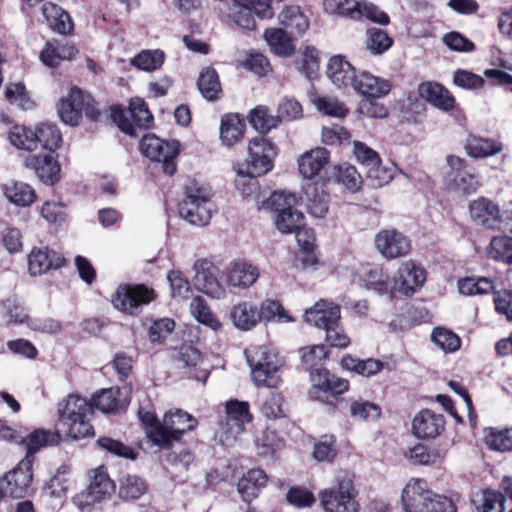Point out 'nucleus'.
Returning <instances> with one entry per match:
<instances>
[{"label": "nucleus", "instance_id": "obj_34", "mask_svg": "<svg viewBox=\"0 0 512 512\" xmlns=\"http://www.w3.org/2000/svg\"><path fill=\"white\" fill-rule=\"evenodd\" d=\"M359 281L362 287L378 294H386L393 291L390 289V277L381 267L365 270L360 275Z\"/></svg>", "mask_w": 512, "mask_h": 512}, {"label": "nucleus", "instance_id": "obj_5", "mask_svg": "<svg viewBox=\"0 0 512 512\" xmlns=\"http://www.w3.org/2000/svg\"><path fill=\"white\" fill-rule=\"evenodd\" d=\"M276 228L283 234L294 233L304 226V214L295 208L297 197L285 191L274 192L270 199Z\"/></svg>", "mask_w": 512, "mask_h": 512}, {"label": "nucleus", "instance_id": "obj_7", "mask_svg": "<svg viewBox=\"0 0 512 512\" xmlns=\"http://www.w3.org/2000/svg\"><path fill=\"white\" fill-rule=\"evenodd\" d=\"M142 154L151 161L161 163L162 170L167 175L176 172V157L179 153L177 141H164L154 134L145 135L140 142Z\"/></svg>", "mask_w": 512, "mask_h": 512}, {"label": "nucleus", "instance_id": "obj_58", "mask_svg": "<svg viewBox=\"0 0 512 512\" xmlns=\"http://www.w3.org/2000/svg\"><path fill=\"white\" fill-rule=\"evenodd\" d=\"M431 339L445 353L455 352L461 345V340L457 334L442 327L433 330Z\"/></svg>", "mask_w": 512, "mask_h": 512}, {"label": "nucleus", "instance_id": "obj_52", "mask_svg": "<svg viewBox=\"0 0 512 512\" xmlns=\"http://www.w3.org/2000/svg\"><path fill=\"white\" fill-rule=\"evenodd\" d=\"M234 6L233 21L243 29L253 30L255 28V20L252 16L253 0H234Z\"/></svg>", "mask_w": 512, "mask_h": 512}, {"label": "nucleus", "instance_id": "obj_39", "mask_svg": "<svg viewBox=\"0 0 512 512\" xmlns=\"http://www.w3.org/2000/svg\"><path fill=\"white\" fill-rule=\"evenodd\" d=\"M333 178L338 184L352 193L357 192L363 183L360 173L349 163L336 165L333 168Z\"/></svg>", "mask_w": 512, "mask_h": 512}, {"label": "nucleus", "instance_id": "obj_50", "mask_svg": "<svg viewBox=\"0 0 512 512\" xmlns=\"http://www.w3.org/2000/svg\"><path fill=\"white\" fill-rule=\"evenodd\" d=\"M35 134L37 136V145L41 144L43 148L54 151L62 143V135L56 125L41 124L37 127Z\"/></svg>", "mask_w": 512, "mask_h": 512}, {"label": "nucleus", "instance_id": "obj_44", "mask_svg": "<svg viewBox=\"0 0 512 512\" xmlns=\"http://www.w3.org/2000/svg\"><path fill=\"white\" fill-rule=\"evenodd\" d=\"M120 395L119 388L104 389L93 397L90 405H92V409L96 408L103 413L117 412L122 407Z\"/></svg>", "mask_w": 512, "mask_h": 512}, {"label": "nucleus", "instance_id": "obj_38", "mask_svg": "<svg viewBox=\"0 0 512 512\" xmlns=\"http://www.w3.org/2000/svg\"><path fill=\"white\" fill-rule=\"evenodd\" d=\"M308 212L315 218H324L329 209L328 194L316 185L310 184L305 190Z\"/></svg>", "mask_w": 512, "mask_h": 512}, {"label": "nucleus", "instance_id": "obj_47", "mask_svg": "<svg viewBox=\"0 0 512 512\" xmlns=\"http://www.w3.org/2000/svg\"><path fill=\"white\" fill-rule=\"evenodd\" d=\"M487 253L493 260L512 264V235L494 236L490 241Z\"/></svg>", "mask_w": 512, "mask_h": 512}, {"label": "nucleus", "instance_id": "obj_40", "mask_svg": "<svg viewBox=\"0 0 512 512\" xmlns=\"http://www.w3.org/2000/svg\"><path fill=\"white\" fill-rule=\"evenodd\" d=\"M6 198L16 206L26 207L36 199L35 190L27 183L11 182L4 186Z\"/></svg>", "mask_w": 512, "mask_h": 512}, {"label": "nucleus", "instance_id": "obj_61", "mask_svg": "<svg viewBox=\"0 0 512 512\" xmlns=\"http://www.w3.org/2000/svg\"><path fill=\"white\" fill-rule=\"evenodd\" d=\"M226 420L245 424L252 421V415L249 412L248 402L230 400L226 403Z\"/></svg>", "mask_w": 512, "mask_h": 512}, {"label": "nucleus", "instance_id": "obj_3", "mask_svg": "<svg viewBox=\"0 0 512 512\" xmlns=\"http://www.w3.org/2000/svg\"><path fill=\"white\" fill-rule=\"evenodd\" d=\"M181 218L191 225L205 226L212 217L214 205L208 187L190 180L185 187V198L179 203Z\"/></svg>", "mask_w": 512, "mask_h": 512}, {"label": "nucleus", "instance_id": "obj_45", "mask_svg": "<svg viewBox=\"0 0 512 512\" xmlns=\"http://www.w3.org/2000/svg\"><path fill=\"white\" fill-rule=\"evenodd\" d=\"M190 312L199 323L209 327L213 331H218L221 329V322L213 314L210 307L203 298H193L190 303Z\"/></svg>", "mask_w": 512, "mask_h": 512}, {"label": "nucleus", "instance_id": "obj_17", "mask_svg": "<svg viewBox=\"0 0 512 512\" xmlns=\"http://www.w3.org/2000/svg\"><path fill=\"white\" fill-rule=\"evenodd\" d=\"M313 386L309 390V396L312 399L320 398L319 393H329L331 395H340L346 392L349 388L348 380L339 378L335 375H331L328 370L324 368H317L316 371L312 372L311 379Z\"/></svg>", "mask_w": 512, "mask_h": 512}, {"label": "nucleus", "instance_id": "obj_63", "mask_svg": "<svg viewBox=\"0 0 512 512\" xmlns=\"http://www.w3.org/2000/svg\"><path fill=\"white\" fill-rule=\"evenodd\" d=\"M96 444L100 449L112 455L126 459H135V452L133 449L119 440L111 437H100L96 441Z\"/></svg>", "mask_w": 512, "mask_h": 512}, {"label": "nucleus", "instance_id": "obj_32", "mask_svg": "<svg viewBox=\"0 0 512 512\" xmlns=\"http://www.w3.org/2000/svg\"><path fill=\"white\" fill-rule=\"evenodd\" d=\"M61 423L72 419L87 417L92 413V405L85 398L69 395L58 404Z\"/></svg>", "mask_w": 512, "mask_h": 512}, {"label": "nucleus", "instance_id": "obj_37", "mask_svg": "<svg viewBox=\"0 0 512 512\" xmlns=\"http://www.w3.org/2000/svg\"><path fill=\"white\" fill-rule=\"evenodd\" d=\"M309 99L316 109L324 115L344 118L348 114L345 105L333 96L311 92Z\"/></svg>", "mask_w": 512, "mask_h": 512}, {"label": "nucleus", "instance_id": "obj_33", "mask_svg": "<svg viewBox=\"0 0 512 512\" xmlns=\"http://www.w3.org/2000/svg\"><path fill=\"white\" fill-rule=\"evenodd\" d=\"M502 149L501 143L490 138H482L475 135H469L465 144L466 153L473 158L493 156L500 153Z\"/></svg>", "mask_w": 512, "mask_h": 512}, {"label": "nucleus", "instance_id": "obj_43", "mask_svg": "<svg viewBox=\"0 0 512 512\" xmlns=\"http://www.w3.org/2000/svg\"><path fill=\"white\" fill-rule=\"evenodd\" d=\"M197 85L202 96L208 101L217 100L222 91L217 72L209 67L202 70Z\"/></svg>", "mask_w": 512, "mask_h": 512}, {"label": "nucleus", "instance_id": "obj_46", "mask_svg": "<svg viewBox=\"0 0 512 512\" xmlns=\"http://www.w3.org/2000/svg\"><path fill=\"white\" fill-rule=\"evenodd\" d=\"M75 53L74 47L62 44L47 43L40 53V59L46 66L57 67L65 59H70Z\"/></svg>", "mask_w": 512, "mask_h": 512}, {"label": "nucleus", "instance_id": "obj_2", "mask_svg": "<svg viewBox=\"0 0 512 512\" xmlns=\"http://www.w3.org/2000/svg\"><path fill=\"white\" fill-rule=\"evenodd\" d=\"M319 501L325 512H359L360 504L357 500L358 490L354 484V477L347 471H340L331 487L322 489Z\"/></svg>", "mask_w": 512, "mask_h": 512}, {"label": "nucleus", "instance_id": "obj_54", "mask_svg": "<svg viewBox=\"0 0 512 512\" xmlns=\"http://www.w3.org/2000/svg\"><path fill=\"white\" fill-rule=\"evenodd\" d=\"M324 10L329 14H336L353 20H359L357 0H323Z\"/></svg>", "mask_w": 512, "mask_h": 512}, {"label": "nucleus", "instance_id": "obj_53", "mask_svg": "<svg viewBox=\"0 0 512 512\" xmlns=\"http://www.w3.org/2000/svg\"><path fill=\"white\" fill-rule=\"evenodd\" d=\"M147 490L146 482L136 475H126L120 482L119 495L126 500L140 498Z\"/></svg>", "mask_w": 512, "mask_h": 512}, {"label": "nucleus", "instance_id": "obj_26", "mask_svg": "<svg viewBox=\"0 0 512 512\" xmlns=\"http://www.w3.org/2000/svg\"><path fill=\"white\" fill-rule=\"evenodd\" d=\"M418 93L422 99L442 111H450L455 106L453 95L438 83H421L418 87Z\"/></svg>", "mask_w": 512, "mask_h": 512}, {"label": "nucleus", "instance_id": "obj_28", "mask_svg": "<svg viewBox=\"0 0 512 512\" xmlns=\"http://www.w3.org/2000/svg\"><path fill=\"white\" fill-rule=\"evenodd\" d=\"M267 475L261 469H250L237 483V490L246 503H251L266 486Z\"/></svg>", "mask_w": 512, "mask_h": 512}, {"label": "nucleus", "instance_id": "obj_6", "mask_svg": "<svg viewBox=\"0 0 512 512\" xmlns=\"http://www.w3.org/2000/svg\"><path fill=\"white\" fill-rule=\"evenodd\" d=\"M469 212L472 221L476 225L512 235V216L502 215L499 206L492 200L479 197L471 201Z\"/></svg>", "mask_w": 512, "mask_h": 512}, {"label": "nucleus", "instance_id": "obj_25", "mask_svg": "<svg viewBox=\"0 0 512 512\" xmlns=\"http://www.w3.org/2000/svg\"><path fill=\"white\" fill-rule=\"evenodd\" d=\"M83 103L82 90L77 87L71 88L69 94L58 104L57 109L61 120L71 126L78 125L82 119Z\"/></svg>", "mask_w": 512, "mask_h": 512}, {"label": "nucleus", "instance_id": "obj_42", "mask_svg": "<svg viewBox=\"0 0 512 512\" xmlns=\"http://www.w3.org/2000/svg\"><path fill=\"white\" fill-rule=\"evenodd\" d=\"M264 38L271 50L277 55L289 56L294 51L291 39L283 28L267 29Z\"/></svg>", "mask_w": 512, "mask_h": 512}, {"label": "nucleus", "instance_id": "obj_41", "mask_svg": "<svg viewBox=\"0 0 512 512\" xmlns=\"http://www.w3.org/2000/svg\"><path fill=\"white\" fill-rule=\"evenodd\" d=\"M281 25L289 30V34L301 35L309 26L307 18L297 6L285 8L279 15Z\"/></svg>", "mask_w": 512, "mask_h": 512}, {"label": "nucleus", "instance_id": "obj_14", "mask_svg": "<svg viewBox=\"0 0 512 512\" xmlns=\"http://www.w3.org/2000/svg\"><path fill=\"white\" fill-rule=\"evenodd\" d=\"M375 246L386 259L406 256L411 250L410 240L396 229H384L375 236Z\"/></svg>", "mask_w": 512, "mask_h": 512}, {"label": "nucleus", "instance_id": "obj_36", "mask_svg": "<svg viewBox=\"0 0 512 512\" xmlns=\"http://www.w3.org/2000/svg\"><path fill=\"white\" fill-rule=\"evenodd\" d=\"M344 369L355 372L364 377H371L378 374L383 368L384 363L378 359L368 358L361 360L351 355H345L341 360Z\"/></svg>", "mask_w": 512, "mask_h": 512}, {"label": "nucleus", "instance_id": "obj_57", "mask_svg": "<svg viewBox=\"0 0 512 512\" xmlns=\"http://www.w3.org/2000/svg\"><path fill=\"white\" fill-rule=\"evenodd\" d=\"M129 115L132 117L134 128H148L153 122V116L141 98H133L129 105Z\"/></svg>", "mask_w": 512, "mask_h": 512}, {"label": "nucleus", "instance_id": "obj_55", "mask_svg": "<svg viewBox=\"0 0 512 512\" xmlns=\"http://www.w3.org/2000/svg\"><path fill=\"white\" fill-rule=\"evenodd\" d=\"M248 119L252 127L261 133L275 128L279 122L278 118L271 115L264 106H258L251 110Z\"/></svg>", "mask_w": 512, "mask_h": 512}, {"label": "nucleus", "instance_id": "obj_16", "mask_svg": "<svg viewBox=\"0 0 512 512\" xmlns=\"http://www.w3.org/2000/svg\"><path fill=\"white\" fill-rule=\"evenodd\" d=\"M226 283L234 288L249 289L260 277V270L250 262L235 260L224 270Z\"/></svg>", "mask_w": 512, "mask_h": 512}, {"label": "nucleus", "instance_id": "obj_29", "mask_svg": "<svg viewBox=\"0 0 512 512\" xmlns=\"http://www.w3.org/2000/svg\"><path fill=\"white\" fill-rule=\"evenodd\" d=\"M246 124L239 114L228 113L222 116L220 139L223 145L232 147L243 139Z\"/></svg>", "mask_w": 512, "mask_h": 512}, {"label": "nucleus", "instance_id": "obj_1", "mask_svg": "<svg viewBox=\"0 0 512 512\" xmlns=\"http://www.w3.org/2000/svg\"><path fill=\"white\" fill-rule=\"evenodd\" d=\"M138 414L147 438L160 448H169L198 425L196 418L180 409L167 412L162 422L152 412L141 409Z\"/></svg>", "mask_w": 512, "mask_h": 512}, {"label": "nucleus", "instance_id": "obj_35", "mask_svg": "<svg viewBox=\"0 0 512 512\" xmlns=\"http://www.w3.org/2000/svg\"><path fill=\"white\" fill-rule=\"evenodd\" d=\"M59 440L60 435L56 432L45 429H35L27 436L23 437L22 443L26 446V456L33 457V454L37 453L42 448L57 444Z\"/></svg>", "mask_w": 512, "mask_h": 512}, {"label": "nucleus", "instance_id": "obj_11", "mask_svg": "<svg viewBox=\"0 0 512 512\" xmlns=\"http://www.w3.org/2000/svg\"><path fill=\"white\" fill-rule=\"evenodd\" d=\"M155 298L153 290L143 285H120L112 298V303L119 311L137 314L142 305Z\"/></svg>", "mask_w": 512, "mask_h": 512}, {"label": "nucleus", "instance_id": "obj_4", "mask_svg": "<svg viewBox=\"0 0 512 512\" xmlns=\"http://www.w3.org/2000/svg\"><path fill=\"white\" fill-rule=\"evenodd\" d=\"M247 362L251 368V376L257 387L277 388L282 382L281 362L276 354L268 351L265 346H257L246 350Z\"/></svg>", "mask_w": 512, "mask_h": 512}, {"label": "nucleus", "instance_id": "obj_19", "mask_svg": "<svg viewBox=\"0 0 512 512\" xmlns=\"http://www.w3.org/2000/svg\"><path fill=\"white\" fill-rule=\"evenodd\" d=\"M445 428V419L429 409L419 411L412 421V432L419 439H433Z\"/></svg>", "mask_w": 512, "mask_h": 512}, {"label": "nucleus", "instance_id": "obj_56", "mask_svg": "<svg viewBox=\"0 0 512 512\" xmlns=\"http://www.w3.org/2000/svg\"><path fill=\"white\" fill-rule=\"evenodd\" d=\"M302 363L306 365V368L310 372V378L312 379V372L316 371L317 368H323L322 362L327 358L326 347L322 344L313 345L300 349Z\"/></svg>", "mask_w": 512, "mask_h": 512}, {"label": "nucleus", "instance_id": "obj_24", "mask_svg": "<svg viewBox=\"0 0 512 512\" xmlns=\"http://www.w3.org/2000/svg\"><path fill=\"white\" fill-rule=\"evenodd\" d=\"M330 152L323 147L306 151L297 159L300 174L306 179L317 176L329 163Z\"/></svg>", "mask_w": 512, "mask_h": 512}, {"label": "nucleus", "instance_id": "obj_31", "mask_svg": "<svg viewBox=\"0 0 512 512\" xmlns=\"http://www.w3.org/2000/svg\"><path fill=\"white\" fill-rule=\"evenodd\" d=\"M41 11L52 30L64 35L72 31L73 26L69 14L58 5L49 1L45 2Z\"/></svg>", "mask_w": 512, "mask_h": 512}, {"label": "nucleus", "instance_id": "obj_30", "mask_svg": "<svg viewBox=\"0 0 512 512\" xmlns=\"http://www.w3.org/2000/svg\"><path fill=\"white\" fill-rule=\"evenodd\" d=\"M327 76L337 87L353 85L357 74L353 66L341 56L332 57L327 65Z\"/></svg>", "mask_w": 512, "mask_h": 512}, {"label": "nucleus", "instance_id": "obj_9", "mask_svg": "<svg viewBox=\"0 0 512 512\" xmlns=\"http://www.w3.org/2000/svg\"><path fill=\"white\" fill-rule=\"evenodd\" d=\"M115 488V483L109 477L107 469L100 466L93 470L88 488L74 498V503L81 511L89 512L94 504L109 498Z\"/></svg>", "mask_w": 512, "mask_h": 512}, {"label": "nucleus", "instance_id": "obj_62", "mask_svg": "<svg viewBox=\"0 0 512 512\" xmlns=\"http://www.w3.org/2000/svg\"><path fill=\"white\" fill-rule=\"evenodd\" d=\"M357 12H359V20L365 18L383 26H387L390 23L388 14L371 2L358 1Z\"/></svg>", "mask_w": 512, "mask_h": 512}, {"label": "nucleus", "instance_id": "obj_13", "mask_svg": "<svg viewBox=\"0 0 512 512\" xmlns=\"http://www.w3.org/2000/svg\"><path fill=\"white\" fill-rule=\"evenodd\" d=\"M435 495L424 479H411L402 491L404 512H427V507Z\"/></svg>", "mask_w": 512, "mask_h": 512}, {"label": "nucleus", "instance_id": "obj_15", "mask_svg": "<svg viewBox=\"0 0 512 512\" xmlns=\"http://www.w3.org/2000/svg\"><path fill=\"white\" fill-rule=\"evenodd\" d=\"M426 280L425 270L414 261L403 262L393 277L392 290L405 294H414Z\"/></svg>", "mask_w": 512, "mask_h": 512}, {"label": "nucleus", "instance_id": "obj_64", "mask_svg": "<svg viewBox=\"0 0 512 512\" xmlns=\"http://www.w3.org/2000/svg\"><path fill=\"white\" fill-rule=\"evenodd\" d=\"M505 497L501 492L485 490L477 506L478 512H504Z\"/></svg>", "mask_w": 512, "mask_h": 512}, {"label": "nucleus", "instance_id": "obj_8", "mask_svg": "<svg viewBox=\"0 0 512 512\" xmlns=\"http://www.w3.org/2000/svg\"><path fill=\"white\" fill-rule=\"evenodd\" d=\"M277 155L275 145L264 137H256L249 141L248 158L241 172L251 176H262L273 168V159Z\"/></svg>", "mask_w": 512, "mask_h": 512}, {"label": "nucleus", "instance_id": "obj_20", "mask_svg": "<svg viewBox=\"0 0 512 512\" xmlns=\"http://www.w3.org/2000/svg\"><path fill=\"white\" fill-rule=\"evenodd\" d=\"M25 166L32 169L45 184L53 185L60 179V165L51 154L30 155L25 160Z\"/></svg>", "mask_w": 512, "mask_h": 512}, {"label": "nucleus", "instance_id": "obj_60", "mask_svg": "<svg viewBox=\"0 0 512 512\" xmlns=\"http://www.w3.org/2000/svg\"><path fill=\"white\" fill-rule=\"evenodd\" d=\"M485 442L489 448L505 452L512 450V428L504 430L490 429L485 436Z\"/></svg>", "mask_w": 512, "mask_h": 512}, {"label": "nucleus", "instance_id": "obj_21", "mask_svg": "<svg viewBox=\"0 0 512 512\" xmlns=\"http://www.w3.org/2000/svg\"><path fill=\"white\" fill-rule=\"evenodd\" d=\"M65 259L48 247H35L28 255V270L30 275L38 276L64 265Z\"/></svg>", "mask_w": 512, "mask_h": 512}, {"label": "nucleus", "instance_id": "obj_22", "mask_svg": "<svg viewBox=\"0 0 512 512\" xmlns=\"http://www.w3.org/2000/svg\"><path fill=\"white\" fill-rule=\"evenodd\" d=\"M304 318L307 323L325 330L327 326L340 320V306L333 302L320 300L305 311Z\"/></svg>", "mask_w": 512, "mask_h": 512}, {"label": "nucleus", "instance_id": "obj_27", "mask_svg": "<svg viewBox=\"0 0 512 512\" xmlns=\"http://www.w3.org/2000/svg\"><path fill=\"white\" fill-rule=\"evenodd\" d=\"M230 319L237 329L249 331L260 323L261 313L256 304L249 301H241L231 308Z\"/></svg>", "mask_w": 512, "mask_h": 512}, {"label": "nucleus", "instance_id": "obj_51", "mask_svg": "<svg viewBox=\"0 0 512 512\" xmlns=\"http://www.w3.org/2000/svg\"><path fill=\"white\" fill-rule=\"evenodd\" d=\"M393 44L388 34L379 28H369L366 31V48L374 55L386 52Z\"/></svg>", "mask_w": 512, "mask_h": 512}, {"label": "nucleus", "instance_id": "obj_48", "mask_svg": "<svg viewBox=\"0 0 512 512\" xmlns=\"http://www.w3.org/2000/svg\"><path fill=\"white\" fill-rule=\"evenodd\" d=\"M164 59L165 54L159 49L143 50L133 57L130 63L139 70L153 72L163 65Z\"/></svg>", "mask_w": 512, "mask_h": 512}, {"label": "nucleus", "instance_id": "obj_10", "mask_svg": "<svg viewBox=\"0 0 512 512\" xmlns=\"http://www.w3.org/2000/svg\"><path fill=\"white\" fill-rule=\"evenodd\" d=\"M33 461L34 457L25 456L0 479V500L5 496L23 498L26 495L33 479Z\"/></svg>", "mask_w": 512, "mask_h": 512}, {"label": "nucleus", "instance_id": "obj_18", "mask_svg": "<svg viewBox=\"0 0 512 512\" xmlns=\"http://www.w3.org/2000/svg\"><path fill=\"white\" fill-rule=\"evenodd\" d=\"M195 283L208 296L222 299L226 295L225 288L213 272V265L206 259H198L193 265Z\"/></svg>", "mask_w": 512, "mask_h": 512}, {"label": "nucleus", "instance_id": "obj_23", "mask_svg": "<svg viewBox=\"0 0 512 512\" xmlns=\"http://www.w3.org/2000/svg\"><path fill=\"white\" fill-rule=\"evenodd\" d=\"M352 87L366 100L384 97L391 89L388 81L376 77L368 72H361L357 74Z\"/></svg>", "mask_w": 512, "mask_h": 512}, {"label": "nucleus", "instance_id": "obj_49", "mask_svg": "<svg viewBox=\"0 0 512 512\" xmlns=\"http://www.w3.org/2000/svg\"><path fill=\"white\" fill-rule=\"evenodd\" d=\"M10 143L18 149L34 150L37 148V136L35 131L25 127L16 125L8 132Z\"/></svg>", "mask_w": 512, "mask_h": 512}, {"label": "nucleus", "instance_id": "obj_59", "mask_svg": "<svg viewBox=\"0 0 512 512\" xmlns=\"http://www.w3.org/2000/svg\"><path fill=\"white\" fill-rule=\"evenodd\" d=\"M350 415L355 420H375L381 415V408L367 400H355L350 404Z\"/></svg>", "mask_w": 512, "mask_h": 512}, {"label": "nucleus", "instance_id": "obj_12", "mask_svg": "<svg viewBox=\"0 0 512 512\" xmlns=\"http://www.w3.org/2000/svg\"><path fill=\"white\" fill-rule=\"evenodd\" d=\"M446 161L450 167L448 174L450 186L454 190L466 195L475 193L480 187V182L475 170L468 166L464 159L458 156L449 155Z\"/></svg>", "mask_w": 512, "mask_h": 512}]
</instances>
